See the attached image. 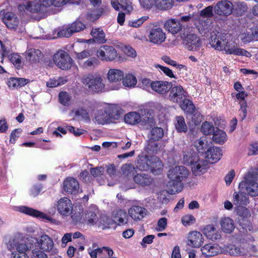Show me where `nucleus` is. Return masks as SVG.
I'll return each instance as SVG.
<instances>
[{"label":"nucleus","instance_id":"nucleus-1","mask_svg":"<svg viewBox=\"0 0 258 258\" xmlns=\"http://www.w3.org/2000/svg\"><path fill=\"white\" fill-rule=\"evenodd\" d=\"M69 0H26L19 6V9L24 8L31 13L43 14L46 12L51 6L60 7L66 5Z\"/></svg>","mask_w":258,"mask_h":258},{"label":"nucleus","instance_id":"nucleus-2","mask_svg":"<svg viewBox=\"0 0 258 258\" xmlns=\"http://www.w3.org/2000/svg\"><path fill=\"white\" fill-rule=\"evenodd\" d=\"M227 35L225 34L218 33L211 36L210 41L212 47L215 49L224 51L226 53L240 55L241 50L237 47V44L233 42L228 41Z\"/></svg>","mask_w":258,"mask_h":258},{"label":"nucleus","instance_id":"nucleus-3","mask_svg":"<svg viewBox=\"0 0 258 258\" xmlns=\"http://www.w3.org/2000/svg\"><path fill=\"white\" fill-rule=\"evenodd\" d=\"M82 82L87 91L93 94H98L106 91L105 85L100 75L88 74L82 78Z\"/></svg>","mask_w":258,"mask_h":258},{"label":"nucleus","instance_id":"nucleus-4","mask_svg":"<svg viewBox=\"0 0 258 258\" xmlns=\"http://www.w3.org/2000/svg\"><path fill=\"white\" fill-rule=\"evenodd\" d=\"M37 247L32 249V258H47L45 251L49 252L52 250L54 242L52 239L46 234L41 235L36 240Z\"/></svg>","mask_w":258,"mask_h":258},{"label":"nucleus","instance_id":"nucleus-5","mask_svg":"<svg viewBox=\"0 0 258 258\" xmlns=\"http://www.w3.org/2000/svg\"><path fill=\"white\" fill-rule=\"evenodd\" d=\"M180 36L183 40L185 47L190 51H198L202 47L201 38L192 33L191 28L184 29L180 32Z\"/></svg>","mask_w":258,"mask_h":258},{"label":"nucleus","instance_id":"nucleus-6","mask_svg":"<svg viewBox=\"0 0 258 258\" xmlns=\"http://www.w3.org/2000/svg\"><path fill=\"white\" fill-rule=\"evenodd\" d=\"M3 22L7 28L17 31L19 33L24 32L25 28L18 17L13 13H7L3 18Z\"/></svg>","mask_w":258,"mask_h":258},{"label":"nucleus","instance_id":"nucleus-7","mask_svg":"<svg viewBox=\"0 0 258 258\" xmlns=\"http://www.w3.org/2000/svg\"><path fill=\"white\" fill-rule=\"evenodd\" d=\"M55 64L61 70L71 69L73 59L70 55L63 50H59L55 53L53 57Z\"/></svg>","mask_w":258,"mask_h":258},{"label":"nucleus","instance_id":"nucleus-8","mask_svg":"<svg viewBox=\"0 0 258 258\" xmlns=\"http://www.w3.org/2000/svg\"><path fill=\"white\" fill-rule=\"evenodd\" d=\"M98 58L103 61H112L117 57V52L113 47L103 45L101 46L96 51Z\"/></svg>","mask_w":258,"mask_h":258},{"label":"nucleus","instance_id":"nucleus-9","mask_svg":"<svg viewBox=\"0 0 258 258\" xmlns=\"http://www.w3.org/2000/svg\"><path fill=\"white\" fill-rule=\"evenodd\" d=\"M188 174V170L184 166H178L169 170L168 177L170 180L182 182L187 178Z\"/></svg>","mask_w":258,"mask_h":258},{"label":"nucleus","instance_id":"nucleus-10","mask_svg":"<svg viewBox=\"0 0 258 258\" xmlns=\"http://www.w3.org/2000/svg\"><path fill=\"white\" fill-rule=\"evenodd\" d=\"M55 207L60 215L65 217L70 215L73 209L72 201L67 197L61 198L58 200Z\"/></svg>","mask_w":258,"mask_h":258},{"label":"nucleus","instance_id":"nucleus-11","mask_svg":"<svg viewBox=\"0 0 258 258\" xmlns=\"http://www.w3.org/2000/svg\"><path fill=\"white\" fill-rule=\"evenodd\" d=\"M166 38L165 33L160 27L155 26L149 30V41L154 44H161L165 41Z\"/></svg>","mask_w":258,"mask_h":258},{"label":"nucleus","instance_id":"nucleus-12","mask_svg":"<svg viewBox=\"0 0 258 258\" xmlns=\"http://www.w3.org/2000/svg\"><path fill=\"white\" fill-rule=\"evenodd\" d=\"M19 210L20 212L28 215L32 216L39 219H46L51 223H53L55 225L59 224V222L58 221L51 218L46 214L34 209L26 206H21L19 207Z\"/></svg>","mask_w":258,"mask_h":258},{"label":"nucleus","instance_id":"nucleus-13","mask_svg":"<svg viewBox=\"0 0 258 258\" xmlns=\"http://www.w3.org/2000/svg\"><path fill=\"white\" fill-rule=\"evenodd\" d=\"M243 26L246 27L243 33V41L249 42L253 40H258V24L255 27L254 23L249 20Z\"/></svg>","mask_w":258,"mask_h":258},{"label":"nucleus","instance_id":"nucleus-14","mask_svg":"<svg viewBox=\"0 0 258 258\" xmlns=\"http://www.w3.org/2000/svg\"><path fill=\"white\" fill-rule=\"evenodd\" d=\"M233 9V4L227 0L218 2L214 7L215 13L221 16H229L232 13Z\"/></svg>","mask_w":258,"mask_h":258},{"label":"nucleus","instance_id":"nucleus-15","mask_svg":"<svg viewBox=\"0 0 258 258\" xmlns=\"http://www.w3.org/2000/svg\"><path fill=\"white\" fill-rule=\"evenodd\" d=\"M170 90L169 98L173 102H181L185 97H186L187 93L180 85L172 86Z\"/></svg>","mask_w":258,"mask_h":258},{"label":"nucleus","instance_id":"nucleus-16","mask_svg":"<svg viewBox=\"0 0 258 258\" xmlns=\"http://www.w3.org/2000/svg\"><path fill=\"white\" fill-rule=\"evenodd\" d=\"M172 87V83L168 81H152V90L160 95L167 93Z\"/></svg>","mask_w":258,"mask_h":258},{"label":"nucleus","instance_id":"nucleus-17","mask_svg":"<svg viewBox=\"0 0 258 258\" xmlns=\"http://www.w3.org/2000/svg\"><path fill=\"white\" fill-rule=\"evenodd\" d=\"M204 242V237L201 232L194 231L189 233L187 236V244L195 248H198Z\"/></svg>","mask_w":258,"mask_h":258},{"label":"nucleus","instance_id":"nucleus-18","mask_svg":"<svg viewBox=\"0 0 258 258\" xmlns=\"http://www.w3.org/2000/svg\"><path fill=\"white\" fill-rule=\"evenodd\" d=\"M111 4L116 11L123 10L130 13L133 10L132 3L130 0H111Z\"/></svg>","mask_w":258,"mask_h":258},{"label":"nucleus","instance_id":"nucleus-19","mask_svg":"<svg viewBox=\"0 0 258 258\" xmlns=\"http://www.w3.org/2000/svg\"><path fill=\"white\" fill-rule=\"evenodd\" d=\"M63 190L71 194L78 193L79 190V184L78 181L74 178L68 177L63 183Z\"/></svg>","mask_w":258,"mask_h":258},{"label":"nucleus","instance_id":"nucleus-20","mask_svg":"<svg viewBox=\"0 0 258 258\" xmlns=\"http://www.w3.org/2000/svg\"><path fill=\"white\" fill-rule=\"evenodd\" d=\"M201 251L205 256H214L222 252V249L218 244L209 243L201 247Z\"/></svg>","mask_w":258,"mask_h":258},{"label":"nucleus","instance_id":"nucleus-21","mask_svg":"<svg viewBox=\"0 0 258 258\" xmlns=\"http://www.w3.org/2000/svg\"><path fill=\"white\" fill-rule=\"evenodd\" d=\"M206 154L207 161L212 164L217 162L222 156L221 149L214 147L208 149Z\"/></svg>","mask_w":258,"mask_h":258},{"label":"nucleus","instance_id":"nucleus-22","mask_svg":"<svg viewBox=\"0 0 258 258\" xmlns=\"http://www.w3.org/2000/svg\"><path fill=\"white\" fill-rule=\"evenodd\" d=\"M164 28L170 33L175 34L182 31V25L179 20L175 19L167 20L164 23Z\"/></svg>","mask_w":258,"mask_h":258},{"label":"nucleus","instance_id":"nucleus-23","mask_svg":"<svg viewBox=\"0 0 258 258\" xmlns=\"http://www.w3.org/2000/svg\"><path fill=\"white\" fill-rule=\"evenodd\" d=\"M233 203L234 213L239 217L242 216V192L239 190L233 194Z\"/></svg>","mask_w":258,"mask_h":258},{"label":"nucleus","instance_id":"nucleus-24","mask_svg":"<svg viewBox=\"0 0 258 258\" xmlns=\"http://www.w3.org/2000/svg\"><path fill=\"white\" fill-rule=\"evenodd\" d=\"M146 210L140 206H133L128 210L130 216L134 220H142L146 215Z\"/></svg>","mask_w":258,"mask_h":258},{"label":"nucleus","instance_id":"nucleus-25","mask_svg":"<svg viewBox=\"0 0 258 258\" xmlns=\"http://www.w3.org/2000/svg\"><path fill=\"white\" fill-rule=\"evenodd\" d=\"M9 249L12 251V252L26 253L28 250L29 248L24 242L19 241L18 240L13 239L10 241Z\"/></svg>","mask_w":258,"mask_h":258},{"label":"nucleus","instance_id":"nucleus-26","mask_svg":"<svg viewBox=\"0 0 258 258\" xmlns=\"http://www.w3.org/2000/svg\"><path fill=\"white\" fill-rule=\"evenodd\" d=\"M204 235L209 239L214 240L220 238V232L213 225H207L203 229Z\"/></svg>","mask_w":258,"mask_h":258},{"label":"nucleus","instance_id":"nucleus-27","mask_svg":"<svg viewBox=\"0 0 258 258\" xmlns=\"http://www.w3.org/2000/svg\"><path fill=\"white\" fill-rule=\"evenodd\" d=\"M150 159L149 169L154 174H160L163 168V164L161 160L158 157L154 156H151Z\"/></svg>","mask_w":258,"mask_h":258},{"label":"nucleus","instance_id":"nucleus-28","mask_svg":"<svg viewBox=\"0 0 258 258\" xmlns=\"http://www.w3.org/2000/svg\"><path fill=\"white\" fill-rule=\"evenodd\" d=\"M114 224V221L106 216H101L98 218L96 222L95 226L99 229L105 230L111 228Z\"/></svg>","mask_w":258,"mask_h":258},{"label":"nucleus","instance_id":"nucleus-29","mask_svg":"<svg viewBox=\"0 0 258 258\" xmlns=\"http://www.w3.org/2000/svg\"><path fill=\"white\" fill-rule=\"evenodd\" d=\"M153 3L148 7H144V9L149 10L155 6L157 9L165 10L171 8L173 5V0H153Z\"/></svg>","mask_w":258,"mask_h":258},{"label":"nucleus","instance_id":"nucleus-30","mask_svg":"<svg viewBox=\"0 0 258 258\" xmlns=\"http://www.w3.org/2000/svg\"><path fill=\"white\" fill-rule=\"evenodd\" d=\"M183 187V183L176 180H170L167 184V191L171 195L180 192Z\"/></svg>","mask_w":258,"mask_h":258},{"label":"nucleus","instance_id":"nucleus-31","mask_svg":"<svg viewBox=\"0 0 258 258\" xmlns=\"http://www.w3.org/2000/svg\"><path fill=\"white\" fill-rule=\"evenodd\" d=\"M105 108L98 110L95 113V119L99 124H104L112 121Z\"/></svg>","mask_w":258,"mask_h":258},{"label":"nucleus","instance_id":"nucleus-32","mask_svg":"<svg viewBox=\"0 0 258 258\" xmlns=\"http://www.w3.org/2000/svg\"><path fill=\"white\" fill-rule=\"evenodd\" d=\"M257 170L255 168L250 169L244 175V184L258 183Z\"/></svg>","mask_w":258,"mask_h":258},{"label":"nucleus","instance_id":"nucleus-33","mask_svg":"<svg viewBox=\"0 0 258 258\" xmlns=\"http://www.w3.org/2000/svg\"><path fill=\"white\" fill-rule=\"evenodd\" d=\"M221 229L225 233H230L234 229L233 221L229 217H223L220 220Z\"/></svg>","mask_w":258,"mask_h":258},{"label":"nucleus","instance_id":"nucleus-34","mask_svg":"<svg viewBox=\"0 0 258 258\" xmlns=\"http://www.w3.org/2000/svg\"><path fill=\"white\" fill-rule=\"evenodd\" d=\"M207 162L203 159H199V157L192 165V172L196 175L204 173L207 168Z\"/></svg>","mask_w":258,"mask_h":258},{"label":"nucleus","instance_id":"nucleus-35","mask_svg":"<svg viewBox=\"0 0 258 258\" xmlns=\"http://www.w3.org/2000/svg\"><path fill=\"white\" fill-rule=\"evenodd\" d=\"M134 180L137 184L142 186L149 185L153 181L150 176L145 173L136 174L134 177Z\"/></svg>","mask_w":258,"mask_h":258},{"label":"nucleus","instance_id":"nucleus-36","mask_svg":"<svg viewBox=\"0 0 258 258\" xmlns=\"http://www.w3.org/2000/svg\"><path fill=\"white\" fill-rule=\"evenodd\" d=\"M123 73L118 69H110L107 73V79L110 82H117L123 79Z\"/></svg>","mask_w":258,"mask_h":258},{"label":"nucleus","instance_id":"nucleus-37","mask_svg":"<svg viewBox=\"0 0 258 258\" xmlns=\"http://www.w3.org/2000/svg\"><path fill=\"white\" fill-rule=\"evenodd\" d=\"M150 157L149 156H140L137 160L136 166L140 170H149Z\"/></svg>","mask_w":258,"mask_h":258},{"label":"nucleus","instance_id":"nucleus-38","mask_svg":"<svg viewBox=\"0 0 258 258\" xmlns=\"http://www.w3.org/2000/svg\"><path fill=\"white\" fill-rule=\"evenodd\" d=\"M164 136V131L161 127H155L151 129L148 138L151 141H159Z\"/></svg>","mask_w":258,"mask_h":258},{"label":"nucleus","instance_id":"nucleus-39","mask_svg":"<svg viewBox=\"0 0 258 258\" xmlns=\"http://www.w3.org/2000/svg\"><path fill=\"white\" fill-rule=\"evenodd\" d=\"M107 114L109 115L110 118L117 119L120 115V108L119 107L115 104L108 105L104 107Z\"/></svg>","mask_w":258,"mask_h":258},{"label":"nucleus","instance_id":"nucleus-40","mask_svg":"<svg viewBox=\"0 0 258 258\" xmlns=\"http://www.w3.org/2000/svg\"><path fill=\"white\" fill-rule=\"evenodd\" d=\"M114 218V223H117L119 226L124 225L128 222V215L125 211L122 210L117 211Z\"/></svg>","mask_w":258,"mask_h":258},{"label":"nucleus","instance_id":"nucleus-41","mask_svg":"<svg viewBox=\"0 0 258 258\" xmlns=\"http://www.w3.org/2000/svg\"><path fill=\"white\" fill-rule=\"evenodd\" d=\"M83 216H84V223L90 225H95L98 217L94 211L91 209L86 210L83 213Z\"/></svg>","mask_w":258,"mask_h":258},{"label":"nucleus","instance_id":"nucleus-42","mask_svg":"<svg viewBox=\"0 0 258 258\" xmlns=\"http://www.w3.org/2000/svg\"><path fill=\"white\" fill-rule=\"evenodd\" d=\"M91 35L94 40L98 43H104L106 42L105 33L101 28L92 29Z\"/></svg>","mask_w":258,"mask_h":258},{"label":"nucleus","instance_id":"nucleus-43","mask_svg":"<svg viewBox=\"0 0 258 258\" xmlns=\"http://www.w3.org/2000/svg\"><path fill=\"white\" fill-rule=\"evenodd\" d=\"M124 121L130 124H135L141 121L140 115L136 112H131L124 116Z\"/></svg>","mask_w":258,"mask_h":258},{"label":"nucleus","instance_id":"nucleus-44","mask_svg":"<svg viewBox=\"0 0 258 258\" xmlns=\"http://www.w3.org/2000/svg\"><path fill=\"white\" fill-rule=\"evenodd\" d=\"M42 54L41 52L34 48H31L26 52V58L30 61H36L42 57Z\"/></svg>","mask_w":258,"mask_h":258},{"label":"nucleus","instance_id":"nucleus-45","mask_svg":"<svg viewBox=\"0 0 258 258\" xmlns=\"http://www.w3.org/2000/svg\"><path fill=\"white\" fill-rule=\"evenodd\" d=\"M210 24L211 21L210 19L202 17H199L198 21L196 23V26L200 33L208 30L210 26Z\"/></svg>","mask_w":258,"mask_h":258},{"label":"nucleus","instance_id":"nucleus-46","mask_svg":"<svg viewBox=\"0 0 258 258\" xmlns=\"http://www.w3.org/2000/svg\"><path fill=\"white\" fill-rule=\"evenodd\" d=\"M212 139L215 143L222 144L227 140V135L222 130H216L213 134Z\"/></svg>","mask_w":258,"mask_h":258},{"label":"nucleus","instance_id":"nucleus-47","mask_svg":"<svg viewBox=\"0 0 258 258\" xmlns=\"http://www.w3.org/2000/svg\"><path fill=\"white\" fill-rule=\"evenodd\" d=\"M198 157L196 153L190 150L184 152L183 161L184 164L191 165L195 163V161L197 160Z\"/></svg>","mask_w":258,"mask_h":258},{"label":"nucleus","instance_id":"nucleus-48","mask_svg":"<svg viewBox=\"0 0 258 258\" xmlns=\"http://www.w3.org/2000/svg\"><path fill=\"white\" fill-rule=\"evenodd\" d=\"M178 103H179L181 109L187 113H192L195 109L192 102L186 97L181 102H178Z\"/></svg>","mask_w":258,"mask_h":258},{"label":"nucleus","instance_id":"nucleus-49","mask_svg":"<svg viewBox=\"0 0 258 258\" xmlns=\"http://www.w3.org/2000/svg\"><path fill=\"white\" fill-rule=\"evenodd\" d=\"M137 82L136 77L132 74H127L122 79V84L125 87L132 88L135 86Z\"/></svg>","mask_w":258,"mask_h":258},{"label":"nucleus","instance_id":"nucleus-50","mask_svg":"<svg viewBox=\"0 0 258 258\" xmlns=\"http://www.w3.org/2000/svg\"><path fill=\"white\" fill-rule=\"evenodd\" d=\"M176 123L175 128L178 132H186L187 131V126L185 123L183 116H179L176 117Z\"/></svg>","mask_w":258,"mask_h":258},{"label":"nucleus","instance_id":"nucleus-51","mask_svg":"<svg viewBox=\"0 0 258 258\" xmlns=\"http://www.w3.org/2000/svg\"><path fill=\"white\" fill-rule=\"evenodd\" d=\"M98 61L97 58L92 57L81 63L80 66L84 69L91 70L98 65Z\"/></svg>","mask_w":258,"mask_h":258},{"label":"nucleus","instance_id":"nucleus-52","mask_svg":"<svg viewBox=\"0 0 258 258\" xmlns=\"http://www.w3.org/2000/svg\"><path fill=\"white\" fill-rule=\"evenodd\" d=\"M121 171L123 175L126 177L132 176L136 172L134 166L132 164H124L121 166Z\"/></svg>","mask_w":258,"mask_h":258},{"label":"nucleus","instance_id":"nucleus-53","mask_svg":"<svg viewBox=\"0 0 258 258\" xmlns=\"http://www.w3.org/2000/svg\"><path fill=\"white\" fill-rule=\"evenodd\" d=\"M244 186L248 195L251 197L258 196V183L244 184Z\"/></svg>","mask_w":258,"mask_h":258},{"label":"nucleus","instance_id":"nucleus-54","mask_svg":"<svg viewBox=\"0 0 258 258\" xmlns=\"http://www.w3.org/2000/svg\"><path fill=\"white\" fill-rule=\"evenodd\" d=\"M75 54L76 55V59L77 60L79 65L83 62V59L89 58L92 55L91 50H85L80 52H75Z\"/></svg>","mask_w":258,"mask_h":258},{"label":"nucleus","instance_id":"nucleus-55","mask_svg":"<svg viewBox=\"0 0 258 258\" xmlns=\"http://www.w3.org/2000/svg\"><path fill=\"white\" fill-rule=\"evenodd\" d=\"M72 113L75 114V116L79 119L85 120H88L89 119L88 112L86 110L82 108L73 110Z\"/></svg>","mask_w":258,"mask_h":258},{"label":"nucleus","instance_id":"nucleus-56","mask_svg":"<svg viewBox=\"0 0 258 258\" xmlns=\"http://www.w3.org/2000/svg\"><path fill=\"white\" fill-rule=\"evenodd\" d=\"M205 138H200L194 142V146L200 153H204L207 148V143H205Z\"/></svg>","mask_w":258,"mask_h":258},{"label":"nucleus","instance_id":"nucleus-57","mask_svg":"<svg viewBox=\"0 0 258 258\" xmlns=\"http://www.w3.org/2000/svg\"><path fill=\"white\" fill-rule=\"evenodd\" d=\"M201 131L206 135L214 134L215 132L212 123L208 121H205L202 124Z\"/></svg>","mask_w":258,"mask_h":258},{"label":"nucleus","instance_id":"nucleus-58","mask_svg":"<svg viewBox=\"0 0 258 258\" xmlns=\"http://www.w3.org/2000/svg\"><path fill=\"white\" fill-rule=\"evenodd\" d=\"M102 252H100V258H117L113 256V251L112 249L108 247H103L100 248Z\"/></svg>","mask_w":258,"mask_h":258},{"label":"nucleus","instance_id":"nucleus-59","mask_svg":"<svg viewBox=\"0 0 258 258\" xmlns=\"http://www.w3.org/2000/svg\"><path fill=\"white\" fill-rule=\"evenodd\" d=\"M88 252L92 258H97V256L100 258V252H102V251L95 244H93L92 247L88 249Z\"/></svg>","mask_w":258,"mask_h":258},{"label":"nucleus","instance_id":"nucleus-60","mask_svg":"<svg viewBox=\"0 0 258 258\" xmlns=\"http://www.w3.org/2000/svg\"><path fill=\"white\" fill-rule=\"evenodd\" d=\"M213 7L211 6H208L204 9L201 11L200 17L203 18H209L213 15Z\"/></svg>","mask_w":258,"mask_h":258},{"label":"nucleus","instance_id":"nucleus-61","mask_svg":"<svg viewBox=\"0 0 258 258\" xmlns=\"http://www.w3.org/2000/svg\"><path fill=\"white\" fill-rule=\"evenodd\" d=\"M74 33L72 31V27H64L57 33L58 37H69Z\"/></svg>","mask_w":258,"mask_h":258},{"label":"nucleus","instance_id":"nucleus-62","mask_svg":"<svg viewBox=\"0 0 258 258\" xmlns=\"http://www.w3.org/2000/svg\"><path fill=\"white\" fill-rule=\"evenodd\" d=\"M59 100L60 103L63 105H67L70 104L71 96L66 92H61L59 94Z\"/></svg>","mask_w":258,"mask_h":258},{"label":"nucleus","instance_id":"nucleus-63","mask_svg":"<svg viewBox=\"0 0 258 258\" xmlns=\"http://www.w3.org/2000/svg\"><path fill=\"white\" fill-rule=\"evenodd\" d=\"M157 142V141H151L149 139L147 146V149L153 152H157L160 149L159 143Z\"/></svg>","mask_w":258,"mask_h":258},{"label":"nucleus","instance_id":"nucleus-64","mask_svg":"<svg viewBox=\"0 0 258 258\" xmlns=\"http://www.w3.org/2000/svg\"><path fill=\"white\" fill-rule=\"evenodd\" d=\"M72 31L74 33L79 32L83 30L85 28V25L79 21H76L71 25Z\"/></svg>","mask_w":258,"mask_h":258}]
</instances>
